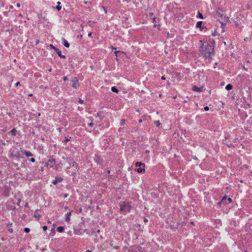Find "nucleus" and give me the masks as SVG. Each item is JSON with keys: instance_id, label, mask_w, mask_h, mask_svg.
Instances as JSON below:
<instances>
[{"instance_id": "obj_54", "label": "nucleus", "mask_w": 252, "mask_h": 252, "mask_svg": "<svg viewBox=\"0 0 252 252\" xmlns=\"http://www.w3.org/2000/svg\"><path fill=\"white\" fill-rule=\"evenodd\" d=\"M12 225V223H10V224H9V226H10Z\"/></svg>"}, {"instance_id": "obj_7", "label": "nucleus", "mask_w": 252, "mask_h": 252, "mask_svg": "<svg viewBox=\"0 0 252 252\" xmlns=\"http://www.w3.org/2000/svg\"><path fill=\"white\" fill-rule=\"evenodd\" d=\"M63 179L60 177H56V179L52 181V183L54 185L56 184L58 182H60L62 181Z\"/></svg>"}, {"instance_id": "obj_13", "label": "nucleus", "mask_w": 252, "mask_h": 252, "mask_svg": "<svg viewBox=\"0 0 252 252\" xmlns=\"http://www.w3.org/2000/svg\"><path fill=\"white\" fill-rule=\"evenodd\" d=\"M232 89V86L231 84H227L225 87L226 90H230Z\"/></svg>"}, {"instance_id": "obj_14", "label": "nucleus", "mask_w": 252, "mask_h": 252, "mask_svg": "<svg viewBox=\"0 0 252 252\" xmlns=\"http://www.w3.org/2000/svg\"><path fill=\"white\" fill-rule=\"evenodd\" d=\"M202 23V21L198 22L197 23V24H196V27L198 28H200L201 29Z\"/></svg>"}, {"instance_id": "obj_15", "label": "nucleus", "mask_w": 252, "mask_h": 252, "mask_svg": "<svg viewBox=\"0 0 252 252\" xmlns=\"http://www.w3.org/2000/svg\"><path fill=\"white\" fill-rule=\"evenodd\" d=\"M111 91L116 93L119 92V90L115 87H112L111 88Z\"/></svg>"}, {"instance_id": "obj_34", "label": "nucleus", "mask_w": 252, "mask_h": 252, "mask_svg": "<svg viewBox=\"0 0 252 252\" xmlns=\"http://www.w3.org/2000/svg\"><path fill=\"white\" fill-rule=\"evenodd\" d=\"M92 32H90L88 33V36H89V37H90V36H91V35H92Z\"/></svg>"}, {"instance_id": "obj_31", "label": "nucleus", "mask_w": 252, "mask_h": 252, "mask_svg": "<svg viewBox=\"0 0 252 252\" xmlns=\"http://www.w3.org/2000/svg\"><path fill=\"white\" fill-rule=\"evenodd\" d=\"M119 52H120V51H116V52H115V55H116V57H117V56H118V53H119Z\"/></svg>"}, {"instance_id": "obj_39", "label": "nucleus", "mask_w": 252, "mask_h": 252, "mask_svg": "<svg viewBox=\"0 0 252 252\" xmlns=\"http://www.w3.org/2000/svg\"><path fill=\"white\" fill-rule=\"evenodd\" d=\"M144 221L145 222H147L148 221V220L146 218L144 219Z\"/></svg>"}, {"instance_id": "obj_21", "label": "nucleus", "mask_w": 252, "mask_h": 252, "mask_svg": "<svg viewBox=\"0 0 252 252\" xmlns=\"http://www.w3.org/2000/svg\"><path fill=\"white\" fill-rule=\"evenodd\" d=\"M221 26L222 28V32H223L224 31V28H225V24L223 23H221Z\"/></svg>"}, {"instance_id": "obj_35", "label": "nucleus", "mask_w": 252, "mask_h": 252, "mask_svg": "<svg viewBox=\"0 0 252 252\" xmlns=\"http://www.w3.org/2000/svg\"><path fill=\"white\" fill-rule=\"evenodd\" d=\"M161 79H162V80H165V76H162L161 77Z\"/></svg>"}, {"instance_id": "obj_41", "label": "nucleus", "mask_w": 252, "mask_h": 252, "mask_svg": "<svg viewBox=\"0 0 252 252\" xmlns=\"http://www.w3.org/2000/svg\"><path fill=\"white\" fill-rule=\"evenodd\" d=\"M28 96H29V97H31V96H32V94H29V95H28Z\"/></svg>"}, {"instance_id": "obj_37", "label": "nucleus", "mask_w": 252, "mask_h": 252, "mask_svg": "<svg viewBox=\"0 0 252 252\" xmlns=\"http://www.w3.org/2000/svg\"><path fill=\"white\" fill-rule=\"evenodd\" d=\"M19 84H20V82H18L17 83H16V86H18V85H19Z\"/></svg>"}, {"instance_id": "obj_42", "label": "nucleus", "mask_w": 252, "mask_h": 252, "mask_svg": "<svg viewBox=\"0 0 252 252\" xmlns=\"http://www.w3.org/2000/svg\"><path fill=\"white\" fill-rule=\"evenodd\" d=\"M115 248L116 249H119V246H116V247H115Z\"/></svg>"}, {"instance_id": "obj_16", "label": "nucleus", "mask_w": 252, "mask_h": 252, "mask_svg": "<svg viewBox=\"0 0 252 252\" xmlns=\"http://www.w3.org/2000/svg\"><path fill=\"white\" fill-rule=\"evenodd\" d=\"M57 3H58V5L57 6L56 8L58 11H59L61 9V6L60 5V4H61V2L60 1H58L57 2Z\"/></svg>"}, {"instance_id": "obj_6", "label": "nucleus", "mask_w": 252, "mask_h": 252, "mask_svg": "<svg viewBox=\"0 0 252 252\" xmlns=\"http://www.w3.org/2000/svg\"><path fill=\"white\" fill-rule=\"evenodd\" d=\"M212 51H213V50L212 49L211 46H210L209 48L208 52L205 51V52L204 53L205 56L206 57H209V58L211 57V56L212 55Z\"/></svg>"}, {"instance_id": "obj_23", "label": "nucleus", "mask_w": 252, "mask_h": 252, "mask_svg": "<svg viewBox=\"0 0 252 252\" xmlns=\"http://www.w3.org/2000/svg\"><path fill=\"white\" fill-rule=\"evenodd\" d=\"M70 138L71 137H69V138H68L65 137V140H64V142L65 143H66L67 142H68L69 141Z\"/></svg>"}, {"instance_id": "obj_25", "label": "nucleus", "mask_w": 252, "mask_h": 252, "mask_svg": "<svg viewBox=\"0 0 252 252\" xmlns=\"http://www.w3.org/2000/svg\"><path fill=\"white\" fill-rule=\"evenodd\" d=\"M198 16L201 19H203V18L202 15L200 12L198 13Z\"/></svg>"}, {"instance_id": "obj_47", "label": "nucleus", "mask_w": 252, "mask_h": 252, "mask_svg": "<svg viewBox=\"0 0 252 252\" xmlns=\"http://www.w3.org/2000/svg\"><path fill=\"white\" fill-rule=\"evenodd\" d=\"M112 49L113 50H116V48H114V47L112 48Z\"/></svg>"}, {"instance_id": "obj_26", "label": "nucleus", "mask_w": 252, "mask_h": 252, "mask_svg": "<svg viewBox=\"0 0 252 252\" xmlns=\"http://www.w3.org/2000/svg\"><path fill=\"white\" fill-rule=\"evenodd\" d=\"M47 229V226L46 225H44L43 226V230L44 231H46Z\"/></svg>"}, {"instance_id": "obj_8", "label": "nucleus", "mask_w": 252, "mask_h": 252, "mask_svg": "<svg viewBox=\"0 0 252 252\" xmlns=\"http://www.w3.org/2000/svg\"><path fill=\"white\" fill-rule=\"evenodd\" d=\"M71 213H68L65 215V221L68 222L70 220Z\"/></svg>"}, {"instance_id": "obj_33", "label": "nucleus", "mask_w": 252, "mask_h": 252, "mask_svg": "<svg viewBox=\"0 0 252 252\" xmlns=\"http://www.w3.org/2000/svg\"><path fill=\"white\" fill-rule=\"evenodd\" d=\"M88 125H89V126H93L94 124H93V123H89V124H88Z\"/></svg>"}, {"instance_id": "obj_48", "label": "nucleus", "mask_w": 252, "mask_h": 252, "mask_svg": "<svg viewBox=\"0 0 252 252\" xmlns=\"http://www.w3.org/2000/svg\"><path fill=\"white\" fill-rule=\"evenodd\" d=\"M126 248H127V247H124V249H125V250H126Z\"/></svg>"}, {"instance_id": "obj_45", "label": "nucleus", "mask_w": 252, "mask_h": 252, "mask_svg": "<svg viewBox=\"0 0 252 252\" xmlns=\"http://www.w3.org/2000/svg\"><path fill=\"white\" fill-rule=\"evenodd\" d=\"M48 70H49V72H51L52 71V68H49L48 69Z\"/></svg>"}, {"instance_id": "obj_44", "label": "nucleus", "mask_w": 252, "mask_h": 252, "mask_svg": "<svg viewBox=\"0 0 252 252\" xmlns=\"http://www.w3.org/2000/svg\"><path fill=\"white\" fill-rule=\"evenodd\" d=\"M142 122V120L141 119L139 120V123H141Z\"/></svg>"}, {"instance_id": "obj_28", "label": "nucleus", "mask_w": 252, "mask_h": 252, "mask_svg": "<svg viewBox=\"0 0 252 252\" xmlns=\"http://www.w3.org/2000/svg\"><path fill=\"white\" fill-rule=\"evenodd\" d=\"M78 102L81 103V104H82L83 103V100H82L81 99H79L78 100Z\"/></svg>"}, {"instance_id": "obj_27", "label": "nucleus", "mask_w": 252, "mask_h": 252, "mask_svg": "<svg viewBox=\"0 0 252 252\" xmlns=\"http://www.w3.org/2000/svg\"><path fill=\"white\" fill-rule=\"evenodd\" d=\"M204 110H205V111H208V110H209V107H208V106H205V107H204Z\"/></svg>"}, {"instance_id": "obj_20", "label": "nucleus", "mask_w": 252, "mask_h": 252, "mask_svg": "<svg viewBox=\"0 0 252 252\" xmlns=\"http://www.w3.org/2000/svg\"><path fill=\"white\" fill-rule=\"evenodd\" d=\"M34 216L35 218H37V219H39L41 217L40 215L39 214H34Z\"/></svg>"}, {"instance_id": "obj_12", "label": "nucleus", "mask_w": 252, "mask_h": 252, "mask_svg": "<svg viewBox=\"0 0 252 252\" xmlns=\"http://www.w3.org/2000/svg\"><path fill=\"white\" fill-rule=\"evenodd\" d=\"M24 154L25 155V156L27 157H32V154L30 152H28V151H25L24 152Z\"/></svg>"}, {"instance_id": "obj_32", "label": "nucleus", "mask_w": 252, "mask_h": 252, "mask_svg": "<svg viewBox=\"0 0 252 252\" xmlns=\"http://www.w3.org/2000/svg\"><path fill=\"white\" fill-rule=\"evenodd\" d=\"M103 8L104 9V12L106 14L107 12L106 9L104 7H103Z\"/></svg>"}, {"instance_id": "obj_38", "label": "nucleus", "mask_w": 252, "mask_h": 252, "mask_svg": "<svg viewBox=\"0 0 252 252\" xmlns=\"http://www.w3.org/2000/svg\"><path fill=\"white\" fill-rule=\"evenodd\" d=\"M63 80H64V81L66 80H67V77H64V78H63Z\"/></svg>"}, {"instance_id": "obj_43", "label": "nucleus", "mask_w": 252, "mask_h": 252, "mask_svg": "<svg viewBox=\"0 0 252 252\" xmlns=\"http://www.w3.org/2000/svg\"><path fill=\"white\" fill-rule=\"evenodd\" d=\"M17 7H20V3H18L17 4Z\"/></svg>"}, {"instance_id": "obj_10", "label": "nucleus", "mask_w": 252, "mask_h": 252, "mask_svg": "<svg viewBox=\"0 0 252 252\" xmlns=\"http://www.w3.org/2000/svg\"><path fill=\"white\" fill-rule=\"evenodd\" d=\"M56 53L58 54L59 57H60L64 59L65 58V56L64 55H62L61 54V52L58 49Z\"/></svg>"}, {"instance_id": "obj_18", "label": "nucleus", "mask_w": 252, "mask_h": 252, "mask_svg": "<svg viewBox=\"0 0 252 252\" xmlns=\"http://www.w3.org/2000/svg\"><path fill=\"white\" fill-rule=\"evenodd\" d=\"M154 123H155V125L158 127L160 125V123L159 121H155Z\"/></svg>"}, {"instance_id": "obj_52", "label": "nucleus", "mask_w": 252, "mask_h": 252, "mask_svg": "<svg viewBox=\"0 0 252 252\" xmlns=\"http://www.w3.org/2000/svg\"><path fill=\"white\" fill-rule=\"evenodd\" d=\"M155 21V18H154L153 19V21Z\"/></svg>"}, {"instance_id": "obj_53", "label": "nucleus", "mask_w": 252, "mask_h": 252, "mask_svg": "<svg viewBox=\"0 0 252 252\" xmlns=\"http://www.w3.org/2000/svg\"><path fill=\"white\" fill-rule=\"evenodd\" d=\"M12 225V223H10V224H9V226H10Z\"/></svg>"}, {"instance_id": "obj_22", "label": "nucleus", "mask_w": 252, "mask_h": 252, "mask_svg": "<svg viewBox=\"0 0 252 252\" xmlns=\"http://www.w3.org/2000/svg\"><path fill=\"white\" fill-rule=\"evenodd\" d=\"M24 231L26 233H28L30 231V229L29 228L26 227L24 229Z\"/></svg>"}, {"instance_id": "obj_9", "label": "nucleus", "mask_w": 252, "mask_h": 252, "mask_svg": "<svg viewBox=\"0 0 252 252\" xmlns=\"http://www.w3.org/2000/svg\"><path fill=\"white\" fill-rule=\"evenodd\" d=\"M63 43L65 47L68 48L69 47V44L64 39H63Z\"/></svg>"}, {"instance_id": "obj_46", "label": "nucleus", "mask_w": 252, "mask_h": 252, "mask_svg": "<svg viewBox=\"0 0 252 252\" xmlns=\"http://www.w3.org/2000/svg\"><path fill=\"white\" fill-rule=\"evenodd\" d=\"M167 84H168V85H170V83L169 82H167Z\"/></svg>"}, {"instance_id": "obj_5", "label": "nucleus", "mask_w": 252, "mask_h": 252, "mask_svg": "<svg viewBox=\"0 0 252 252\" xmlns=\"http://www.w3.org/2000/svg\"><path fill=\"white\" fill-rule=\"evenodd\" d=\"M192 90L194 92H200L204 91L203 87H198L197 86H194L192 87Z\"/></svg>"}, {"instance_id": "obj_4", "label": "nucleus", "mask_w": 252, "mask_h": 252, "mask_svg": "<svg viewBox=\"0 0 252 252\" xmlns=\"http://www.w3.org/2000/svg\"><path fill=\"white\" fill-rule=\"evenodd\" d=\"M72 86L73 88H77L79 86L78 80L76 78H74L72 81Z\"/></svg>"}, {"instance_id": "obj_1", "label": "nucleus", "mask_w": 252, "mask_h": 252, "mask_svg": "<svg viewBox=\"0 0 252 252\" xmlns=\"http://www.w3.org/2000/svg\"><path fill=\"white\" fill-rule=\"evenodd\" d=\"M136 168L135 171L139 173H144L145 172V165L141 162H137L135 163Z\"/></svg>"}, {"instance_id": "obj_51", "label": "nucleus", "mask_w": 252, "mask_h": 252, "mask_svg": "<svg viewBox=\"0 0 252 252\" xmlns=\"http://www.w3.org/2000/svg\"><path fill=\"white\" fill-rule=\"evenodd\" d=\"M38 116H40V113H39V114H38Z\"/></svg>"}, {"instance_id": "obj_40", "label": "nucleus", "mask_w": 252, "mask_h": 252, "mask_svg": "<svg viewBox=\"0 0 252 252\" xmlns=\"http://www.w3.org/2000/svg\"><path fill=\"white\" fill-rule=\"evenodd\" d=\"M86 252H92V251L88 250L86 251Z\"/></svg>"}, {"instance_id": "obj_50", "label": "nucleus", "mask_w": 252, "mask_h": 252, "mask_svg": "<svg viewBox=\"0 0 252 252\" xmlns=\"http://www.w3.org/2000/svg\"><path fill=\"white\" fill-rule=\"evenodd\" d=\"M81 211H82L81 209H79V211L81 212Z\"/></svg>"}, {"instance_id": "obj_11", "label": "nucleus", "mask_w": 252, "mask_h": 252, "mask_svg": "<svg viewBox=\"0 0 252 252\" xmlns=\"http://www.w3.org/2000/svg\"><path fill=\"white\" fill-rule=\"evenodd\" d=\"M57 230H58L59 232L62 233V232H63L64 231V227L63 226H59L57 228Z\"/></svg>"}, {"instance_id": "obj_24", "label": "nucleus", "mask_w": 252, "mask_h": 252, "mask_svg": "<svg viewBox=\"0 0 252 252\" xmlns=\"http://www.w3.org/2000/svg\"><path fill=\"white\" fill-rule=\"evenodd\" d=\"M120 123H121V125H124L126 123V120H121V121H120Z\"/></svg>"}, {"instance_id": "obj_2", "label": "nucleus", "mask_w": 252, "mask_h": 252, "mask_svg": "<svg viewBox=\"0 0 252 252\" xmlns=\"http://www.w3.org/2000/svg\"><path fill=\"white\" fill-rule=\"evenodd\" d=\"M45 166L48 168H52L56 170L58 168L55 159L52 158H50L48 161L46 163Z\"/></svg>"}, {"instance_id": "obj_49", "label": "nucleus", "mask_w": 252, "mask_h": 252, "mask_svg": "<svg viewBox=\"0 0 252 252\" xmlns=\"http://www.w3.org/2000/svg\"><path fill=\"white\" fill-rule=\"evenodd\" d=\"M224 199H225V197H224L223 198H222V200H224Z\"/></svg>"}, {"instance_id": "obj_30", "label": "nucleus", "mask_w": 252, "mask_h": 252, "mask_svg": "<svg viewBox=\"0 0 252 252\" xmlns=\"http://www.w3.org/2000/svg\"><path fill=\"white\" fill-rule=\"evenodd\" d=\"M30 160H31V161L32 162H34L35 160V159L34 158H32Z\"/></svg>"}, {"instance_id": "obj_29", "label": "nucleus", "mask_w": 252, "mask_h": 252, "mask_svg": "<svg viewBox=\"0 0 252 252\" xmlns=\"http://www.w3.org/2000/svg\"><path fill=\"white\" fill-rule=\"evenodd\" d=\"M228 201H229V203H230L232 202V199H231V198H230V197L228 198Z\"/></svg>"}, {"instance_id": "obj_17", "label": "nucleus", "mask_w": 252, "mask_h": 252, "mask_svg": "<svg viewBox=\"0 0 252 252\" xmlns=\"http://www.w3.org/2000/svg\"><path fill=\"white\" fill-rule=\"evenodd\" d=\"M16 129H15V128H13L11 131H10V133L13 135H15L16 134Z\"/></svg>"}, {"instance_id": "obj_19", "label": "nucleus", "mask_w": 252, "mask_h": 252, "mask_svg": "<svg viewBox=\"0 0 252 252\" xmlns=\"http://www.w3.org/2000/svg\"><path fill=\"white\" fill-rule=\"evenodd\" d=\"M50 47L52 49H53L56 52L58 50L57 48L55 47L52 44L50 45Z\"/></svg>"}, {"instance_id": "obj_36", "label": "nucleus", "mask_w": 252, "mask_h": 252, "mask_svg": "<svg viewBox=\"0 0 252 252\" xmlns=\"http://www.w3.org/2000/svg\"><path fill=\"white\" fill-rule=\"evenodd\" d=\"M9 232H10V233H12V232H13V230H12V229H9Z\"/></svg>"}, {"instance_id": "obj_3", "label": "nucleus", "mask_w": 252, "mask_h": 252, "mask_svg": "<svg viewBox=\"0 0 252 252\" xmlns=\"http://www.w3.org/2000/svg\"><path fill=\"white\" fill-rule=\"evenodd\" d=\"M120 209L122 211L129 212L131 205L129 202H123L120 204Z\"/></svg>"}]
</instances>
